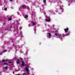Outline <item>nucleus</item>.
<instances>
[{
    "mask_svg": "<svg viewBox=\"0 0 75 75\" xmlns=\"http://www.w3.org/2000/svg\"><path fill=\"white\" fill-rule=\"evenodd\" d=\"M32 5L33 6H35V4L34 3H32Z\"/></svg>",
    "mask_w": 75,
    "mask_h": 75,
    "instance_id": "obj_26",
    "label": "nucleus"
},
{
    "mask_svg": "<svg viewBox=\"0 0 75 75\" xmlns=\"http://www.w3.org/2000/svg\"><path fill=\"white\" fill-rule=\"evenodd\" d=\"M53 30H54L52 28L49 30L47 36L48 38H51L52 37V33Z\"/></svg>",
    "mask_w": 75,
    "mask_h": 75,
    "instance_id": "obj_3",
    "label": "nucleus"
},
{
    "mask_svg": "<svg viewBox=\"0 0 75 75\" xmlns=\"http://www.w3.org/2000/svg\"><path fill=\"white\" fill-rule=\"evenodd\" d=\"M43 13L46 18V19H45V21H47V22L50 21V17L47 16L46 15L45 12H43Z\"/></svg>",
    "mask_w": 75,
    "mask_h": 75,
    "instance_id": "obj_7",
    "label": "nucleus"
},
{
    "mask_svg": "<svg viewBox=\"0 0 75 75\" xmlns=\"http://www.w3.org/2000/svg\"><path fill=\"white\" fill-rule=\"evenodd\" d=\"M31 64L29 63L26 66V67L25 68L26 71L27 72L28 75H29V67H30V65Z\"/></svg>",
    "mask_w": 75,
    "mask_h": 75,
    "instance_id": "obj_6",
    "label": "nucleus"
},
{
    "mask_svg": "<svg viewBox=\"0 0 75 75\" xmlns=\"http://www.w3.org/2000/svg\"><path fill=\"white\" fill-rule=\"evenodd\" d=\"M57 3H58V4H57L58 6H60L61 3H62V2H61V1H59V2H58Z\"/></svg>",
    "mask_w": 75,
    "mask_h": 75,
    "instance_id": "obj_13",
    "label": "nucleus"
},
{
    "mask_svg": "<svg viewBox=\"0 0 75 75\" xmlns=\"http://www.w3.org/2000/svg\"><path fill=\"white\" fill-rule=\"evenodd\" d=\"M9 1H13V0H9Z\"/></svg>",
    "mask_w": 75,
    "mask_h": 75,
    "instance_id": "obj_32",
    "label": "nucleus"
},
{
    "mask_svg": "<svg viewBox=\"0 0 75 75\" xmlns=\"http://www.w3.org/2000/svg\"><path fill=\"white\" fill-rule=\"evenodd\" d=\"M4 65H8V64L7 63H4Z\"/></svg>",
    "mask_w": 75,
    "mask_h": 75,
    "instance_id": "obj_23",
    "label": "nucleus"
},
{
    "mask_svg": "<svg viewBox=\"0 0 75 75\" xmlns=\"http://www.w3.org/2000/svg\"><path fill=\"white\" fill-rule=\"evenodd\" d=\"M35 14L33 13L32 16V20H35Z\"/></svg>",
    "mask_w": 75,
    "mask_h": 75,
    "instance_id": "obj_10",
    "label": "nucleus"
},
{
    "mask_svg": "<svg viewBox=\"0 0 75 75\" xmlns=\"http://www.w3.org/2000/svg\"><path fill=\"white\" fill-rule=\"evenodd\" d=\"M69 30V29L68 28H66L64 29V33H66V35H67V36L70 35V34H71V31H68Z\"/></svg>",
    "mask_w": 75,
    "mask_h": 75,
    "instance_id": "obj_5",
    "label": "nucleus"
},
{
    "mask_svg": "<svg viewBox=\"0 0 75 75\" xmlns=\"http://www.w3.org/2000/svg\"><path fill=\"white\" fill-rule=\"evenodd\" d=\"M43 3H44V4L46 5V4H47V3H46V0H43Z\"/></svg>",
    "mask_w": 75,
    "mask_h": 75,
    "instance_id": "obj_17",
    "label": "nucleus"
},
{
    "mask_svg": "<svg viewBox=\"0 0 75 75\" xmlns=\"http://www.w3.org/2000/svg\"><path fill=\"white\" fill-rule=\"evenodd\" d=\"M71 2H75V0H70V2H69V4H71Z\"/></svg>",
    "mask_w": 75,
    "mask_h": 75,
    "instance_id": "obj_14",
    "label": "nucleus"
},
{
    "mask_svg": "<svg viewBox=\"0 0 75 75\" xmlns=\"http://www.w3.org/2000/svg\"><path fill=\"white\" fill-rule=\"evenodd\" d=\"M7 52V50H4V51L1 53L0 54L1 55H2L3 53H4V52Z\"/></svg>",
    "mask_w": 75,
    "mask_h": 75,
    "instance_id": "obj_20",
    "label": "nucleus"
},
{
    "mask_svg": "<svg viewBox=\"0 0 75 75\" xmlns=\"http://www.w3.org/2000/svg\"><path fill=\"white\" fill-rule=\"evenodd\" d=\"M11 20H12V18H9L8 19L9 21H11Z\"/></svg>",
    "mask_w": 75,
    "mask_h": 75,
    "instance_id": "obj_24",
    "label": "nucleus"
},
{
    "mask_svg": "<svg viewBox=\"0 0 75 75\" xmlns=\"http://www.w3.org/2000/svg\"><path fill=\"white\" fill-rule=\"evenodd\" d=\"M6 61H7V60H3L2 61H0V62L1 63L3 62H6Z\"/></svg>",
    "mask_w": 75,
    "mask_h": 75,
    "instance_id": "obj_15",
    "label": "nucleus"
},
{
    "mask_svg": "<svg viewBox=\"0 0 75 75\" xmlns=\"http://www.w3.org/2000/svg\"><path fill=\"white\" fill-rule=\"evenodd\" d=\"M40 11H42V10L44 12V11H45L43 9H41Z\"/></svg>",
    "mask_w": 75,
    "mask_h": 75,
    "instance_id": "obj_27",
    "label": "nucleus"
},
{
    "mask_svg": "<svg viewBox=\"0 0 75 75\" xmlns=\"http://www.w3.org/2000/svg\"><path fill=\"white\" fill-rule=\"evenodd\" d=\"M22 64L21 65L22 66H25V64L24 62H23V61H22L21 62Z\"/></svg>",
    "mask_w": 75,
    "mask_h": 75,
    "instance_id": "obj_12",
    "label": "nucleus"
},
{
    "mask_svg": "<svg viewBox=\"0 0 75 75\" xmlns=\"http://www.w3.org/2000/svg\"><path fill=\"white\" fill-rule=\"evenodd\" d=\"M13 74H14V72H13Z\"/></svg>",
    "mask_w": 75,
    "mask_h": 75,
    "instance_id": "obj_37",
    "label": "nucleus"
},
{
    "mask_svg": "<svg viewBox=\"0 0 75 75\" xmlns=\"http://www.w3.org/2000/svg\"><path fill=\"white\" fill-rule=\"evenodd\" d=\"M28 15H25V16L24 17V18H25L26 20H27V18H28Z\"/></svg>",
    "mask_w": 75,
    "mask_h": 75,
    "instance_id": "obj_18",
    "label": "nucleus"
},
{
    "mask_svg": "<svg viewBox=\"0 0 75 75\" xmlns=\"http://www.w3.org/2000/svg\"><path fill=\"white\" fill-rule=\"evenodd\" d=\"M53 33H54L55 35L57 38H59L60 40H62L63 39V37H64L66 35L65 34H59L56 31H55V32H53Z\"/></svg>",
    "mask_w": 75,
    "mask_h": 75,
    "instance_id": "obj_1",
    "label": "nucleus"
},
{
    "mask_svg": "<svg viewBox=\"0 0 75 75\" xmlns=\"http://www.w3.org/2000/svg\"><path fill=\"white\" fill-rule=\"evenodd\" d=\"M8 62L9 64H11V61L10 60H8Z\"/></svg>",
    "mask_w": 75,
    "mask_h": 75,
    "instance_id": "obj_22",
    "label": "nucleus"
},
{
    "mask_svg": "<svg viewBox=\"0 0 75 75\" xmlns=\"http://www.w3.org/2000/svg\"><path fill=\"white\" fill-rule=\"evenodd\" d=\"M63 6L62 5L60 6V9L58 11V9H56V12H58L59 14H61L62 12L64 11V9H63Z\"/></svg>",
    "mask_w": 75,
    "mask_h": 75,
    "instance_id": "obj_4",
    "label": "nucleus"
},
{
    "mask_svg": "<svg viewBox=\"0 0 75 75\" xmlns=\"http://www.w3.org/2000/svg\"><path fill=\"white\" fill-rule=\"evenodd\" d=\"M16 59V57H15L14 58V59Z\"/></svg>",
    "mask_w": 75,
    "mask_h": 75,
    "instance_id": "obj_34",
    "label": "nucleus"
},
{
    "mask_svg": "<svg viewBox=\"0 0 75 75\" xmlns=\"http://www.w3.org/2000/svg\"><path fill=\"white\" fill-rule=\"evenodd\" d=\"M49 27H51V26L50 25H48Z\"/></svg>",
    "mask_w": 75,
    "mask_h": 75,
    "instance_id": "obj_28",
    "label": "nucleus"
},
{
    "mask_svg": "<svg viewBox=\"0 0 75 75\" xmlns=\"http://www.w3.org/2000/svg\"><path fill=\"white\" fill-rule=\"evenodd\" d=\"M7 68H8V67L6 66L4 67V70H7Z\"/></svg>",
    "mask_w": 75,
    "mask_h": 75,
    "instance_id": "obj_16",
    "label": "nucleus"
},
{
    "mask_svg": "<svg viewBox=\"0 0 75 75\" xmlns=\"http://www.w3.org/2000/svg\"><path fill=\"white\" fill-rule=\"evenodd\" d=\"M6 30H8V28H6Z\"/></svg>",
    "mask_w": 75,
    "mask_h": 75,
    "instance_id": "obj_31",
    "label": "nucleus"
},
{
    "mask_svg": "<svg viewBox=\"0 0 75 75\" xmlns=\"http://www.w3.org/2000/svg\"><path fill=\"white\" fill-rule=\"evenodd\" d=\"M16 75H21V74H16Z\"/></svg>",
    "mask_w": 75,
    "mask_h": 75,
    "instance_id": "obj_35",
    "label": "nucleus"
},
{
    "mask_svg": "<svg viewBox=\"0 0 75 75\" xmlns=\"http://www.w3.org/2000/svg\"><path fill=\"white\" fill-rule=\"evenodd\" d=\"M21 29L22 28V27L20 28Z\"/></svg>",
    "mask_w": 75,
    "mask_h": 75,
    "instance_id": "obj_38",
    "label": "nucleus"
},
{
    "mask_svg": "<svg viewBox=\"0 0 75 75\" xmlns=\"http://www.w3.org/2000/svg\"><path fill=\"white\" fill-rule=\"evenodd\" d=\"M44 6H45V5H43L42 6V7H43V9H44Z\"/></svg>",
    "mask_w": 75,
    "mask_h": 75,
    "instance_id": "obj_30",
    "label": "nucleus"
},
{
    "mask_svg": "<svg viewBox=\"0 0 75 75\" xmlns=\"http://www.w3.org/2000/svg\"><path fill=\"white\" fill-rule=\"evenodd\" d=\"M34 31H35V34L36 33H35V31H36V28H34Z\"/></svg>",
    "mask_w": 75,
    "mask_h": 75,
    "instance_id": "obj_21",
    "label": "nucleus"
},
{
    "mask_svg": "<svg viewBox=\"0 0 75 75\" xmlns=\"http://www.w3.org/2000/svg\"><path fill=\"white\" fill-rule=\"evenodd\" d=\"M0 6H1V3H0Z\"/></svg>",
    "mask_w": 75,
    "mask_h": 75,
    "instance_id": "obj_36",
    "label": "nucleus"
},
{
    "mask_svg": "<svg viewBox=\"0 0 75 75\" xmlns=\"http://www.w3.org/2000/svg\"><path fill=\"white\" fill-rule=\"evenodd\" d=\"M20 59H21V60H23V59L21 58H20Z\"/></svg>",
    "mask_w": 75,
    "mask_h": 75,
    "instance_id": "obj_33",
    "label": "nucleus"
},
{
    "mask_svg": "<svg viewBox=\"0 0 75 75\" xmlns=\"http://www.w3.org/2000/svg\"><path fill=\"white\" fill-rule=\"evenodd\" d=\"M7 8H4V10H5V11H7Z\"/></svg>",
    "mask_w": 75,
    "mask_h": 75,
    "instance_id": "obj_25",
    "label": "nucleus"
},
{
    "mask_svg": "<svg viewBox=\"0 0 75 75\" xmlns=\"http://www.w3.org/2000/svg\"><path fill=\"white\" fill-rule=\"evenodd\" d=\"M27 8V9H29V7H28V6H26L25 5H23L22 6V8H19V10H23V9H24V8Z\"/></svg>",
    "mask_w": 75,
    "mask_h": 75,
    "instance_id": "obj_8",
    "label": "nucleus"
},
{
    "mask_svg": "<svg viewBox=\"0 0 75 75\" xmlns=\"http://www.w3.org/2000/svg\"><path fill=\"white\" fill-rule=\"evenodd\" d=\"M4 2H6V0H4Z\"/></svg>",
    "mask_w": 75,
    "mask_h": 75,
    "instance_id": "obj_29",
    "label": "nucleus"
},
{
    "mask_svg": "<svg viewBox=\"0 0 75 75\" xmlns=\"http://www.w3.org/2000/svg\"><path fill=\"white\" fill-rule=\"evenodd\" d=\"M18 15H19V14L18 13Z\"/></svg>",
    "mask_w": 75,
    "mask_h": 75,
    "instance_id": "obj_39",
    "label": "nucleus"
},
{
    "mask_svg": "<svg viewBox=\"0 0 75 75\" xmlns=\"http://www.w3.org/2000/svg\"><path fill=\"white\" fill-rule=\"evenodd\" d=\"M17 64H18V63H20V59H18L17 61Z\"/></svg>",
    "mask_w": 75,
    "mask_h": 75,
    "instance_id": "obj_19",
    "label": "nucleus"
},
{
    "mask_svg": "<svg viewBox=\"0 0 75 75\" xmlns=\"http://www.w3.org/2000/svg\"><path fill=\"white\" fill-rule=\"evenodd\" d=\"M14 47L16 49L18 48H21V47H20L18 45H15Z\"/></svg>",
    "mask_w": 75,
    "mask_h": 75,
    "instance_id": "obj_11",
    "label": "nucleus"
},
{
    "mask_svg": "<svg viewBox=\"0 0 75 75\" xmlns=\"http://www.w3.org/2000/svg\"><path fill=\"white\" fill-rule=\"evenodd\" d=\"M18 24H16L14 26V28L15 31H17L18 34L19 35V37H23V33H22V31H21L19 32L18 30Z\"/></svg>",
    "mask_w": 75,
    "mask_h": 75,
    "instance_id": "obj_2",
    "label": "nucleus"
},
{
    "mask_svg": "<svg viewBox=\"0 0 75 75\" xmlns=\"http://www.w3.org/2000/svg\"><path fill=\"white\" fill-rule=\"evenodd\" d=\"M35 25V23L34 22L32 21L29 25V27L33 26L34 25Z\"/></svg>",
    "mask_w": 75,
    "mask_h": 75,
    "instance_id": "obj_9",
    "label": "nucleus"
}]
</instances>
